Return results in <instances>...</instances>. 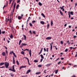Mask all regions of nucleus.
<instances>
[{"mask_svg": "<svg viewBox=\"0 0 77 77\" xmlns=\"http://www.w3.org/2000/svg\"><path fill=\"white\" fill-rule=\"evenodd\" d=\"M5 64V66L6 68H8L9 66V63L8 62H2L0 63V66H2V65H3L4 64Z\"/></svg>", "mask_w": 77, "mask_h": 77, "instance_id": "1", "label": "nucleus"}, {"mask_svg": "<svg viewBox=\"0 0 77 77\" xmlns=\"http://www.w3.org/2000/svg\"><path fill=\"white\" fill-rule=\"evenodd\" d=\"M14 66L15 65H13L12 66V68H10L9 69V70L13 71V72H15V68H14Z\"/></svg>", "mask_w": 77, "mask_h": 77, "instance_id": "2", "label": "nucleus"}, {"mask_svg": "<svg viewBox=\"0 0 77 77\" xmlns=\"http://www.w3.org/2000/svg\"><path fill=\"white\" fill-rule=\"evenodd\" d=\"M24 58H25V59H26L27 60L28 65H31V64L30 63V62H29V59H28V58H27V57H25Z\"/></svg>", "mask_w": 77, "mask_h": 77, "instance_id": "3", "label": "nucleus"}, {"mask_svg": "<svg viewBox=\"0 0 77 77\" xmlns=\"http://www.w3.org/2000/svg\"><path fill=\"white\" fill-rule=\"evenodd\" d=\"M26 68V66H21L20 67V68H19V69H20V70H21V68Z\"/></svg>", "mask_w": 77, "mask_h": 77, "instance_id": "4", "label": "nucleus"}, {"mask_svg": "<svg viewBox=\"0 0 77 77\" xmlns=\"http://www.w3.org/2000/svg\"><path fill=\"white\" fill-rule=\"evenodd\" d=\"M51 39V37H47L46 38V39L47 40H50Z\"/></svg>", "mask_w": 77, "mask_h": 77, "instance_id": "5", "label": "nucleus"}, {"mask_svg": "<svg viewBox=\"0 0 77 77\" xmlns=\"http://www.w3.org/2000/svg\"><path fill=\"white\" fill-rule=\"evenodd\" d=\"M15 3L14 5L13 9V13L12 14H14V9H15Z\"/></svg>", "mask_w": 77, "mask_h": 77, "instance_id": "6", "label": "nucleus"}, {"mask_svg": "<svg viewBox=\"0 0 77 77\" xmlns=\"http://www.w3.org/2000/svg\"><path fill=\"white\" fill-rule=\"evenodd\" d=\"M13 64H15V57H13Z\"/></svg>", "mask_w": 77, "mask_h": 77, "instance_id": "7", "label": "nucleus"}, {"mask_svg": "<svg viewBox=\"0 0 77 77\" xmlns=\"http://www.w3.org/2000/svg\"><path fill=\"white\" fill-rule=\"evenodd\" d=\"M59 12L60 14H61V15H63V13H62V12L60 10H59Z\"/></svg>", "mask_w": 77, "mask_h": 77, "instance_id": "8", "label": "nucleus"}, {"mask_svg": "<svg viewBox=\"0 0 77 77\" xmlns=\"http://www.w3.org/2000/svg\"><path fill=\"white\" fill-rule=\"evenodd\" d=\"M32 52V51H31V50H29V54L30 55V57H31L32 56V53H31Z\"/></svg>", "mask_w": 77, "mask_h": 77, "instance_id": "9", "label": "nucleus"}, {"mask_svg": "<svg viewBox=\"0 0 77 77\" xmlns=\"http://www.w3.org/2000/svg\"><path fill=\"white\" fill-rule=\"evenodd\" d=\"M2 56H5L6 55V53L5 52H3L2 53Z\"/></svg>", "mask_w": 77, "mask_h": 77, "instance_id": "10", "label": "nucleus"}, {"mask_svg": "<svg viewBox=\"0 0 77 77\" xmlns=\"http://www.w3.org/2000/svg\"><path fill=\"white\" fill-rule=\"evenodd\" d=\"M18 20H21V19H22V17L19 16L18 17Z\"/></svg>", "mask_w": 77, "mask_h": 77, "instance_id": "11", "label": "nucleus"}, {"mask_svg": "<svg viewBox=\"0 0 77 77\" xmlns=\"http://www.w3.org/2000/svg\"><path fill=\"white\" fill-rule=\"evenodd\" d=\"M31 71V70L30 69L28 70L26 72V74H29V73Z\"/></svg>", "mask_w": 77, "mask_h": 77, "instance_id": "12", "label": "nucleus"}, {"mask_svg": "<svg viewBox=\"0 0 77 77\" xmlns=\"http://www.w3.org/2000/svg\"><path fill=\"white\" fill-rule=\"evenodd\" d=\"M5 21H6V23H8V21H9V19H8V18L6 19Z\"/></svg>", "mask_w": 77, "mask_h": 77, "instance_id": "13", "label": "nucleus"}, {"mask_svg": "<svg viewBox=\"0 0 77 77\" xmlns=\"http://www.w3.org/2000/svg\"><path fill=\"white\" fill-rule=\"evenodd\" d=\"M23 43H22L21 44V45L20 46V48H23Z\"/></svg>", "mask_w": 77, "mask_h": 77, "instance_id": "14", "label": "nucleus"}, {"mask_svg": "<svg viewBox=\"0 0 77 77\" xmlns=\"http://www.w3.org/2000/svg\"><path fill=\"white\" fill-rule=\"evenodd\" d=\"M23 36L24 38V40H26V36L25 35H23Z\"/></svg>", "mask_w": 77, "mask_h": 77, "instance_id": "15", "label": "nucleus"}, {"mask_svg": "<svg viewBox=\"0 0 77 77\" xmlns=\"http://www.w3.org/2000/svg\"><path fill=\"white\" fill-rule=\"evenodd\" d=\"M40 23H41V24H43V25H44V24H45L44 22L43 21H41L40 22Z\"/></svg>", "mask_w": 77, "mask_h": 77, "instance_id": "16", "label": "nucleus"}, {"mask_svg": "<svg viewBox=\"0 0 77 77\" xmlns=\"http://www.w3.org/2000/svg\"><path fill=\"white\" fill-rule=\"evenodd\" d=\"M13 55L15 57H17V56H16V55L15 54V53H14V52L13 53Z\"/></svg>", "mask_w": 77, "mask_h": 77, "instance_id": "17", "label": "nucleus"}, {"mask_svg": "<svg viewBox=\"0 0 77 77\" xmlns=\"http://www.w3.org/2000/svg\"><path fill=\"white\" fill-rule=\"evenodd\" d=\"M51 45V48H50V50L51 51L52 50V45H51V43L50 44Z\"/></svg>", "mask_w": 77, "mask_h": 77, "instance_id": "18", "label": "nucleus"}, {"mask_svg": "<svg viewBox=\"0 0 77 77\" xmlns=\"http://www.w3.org/2000/svg\"><path fill=\"white\" fill-rule=\"evenodd\" d=\"M66 44H68L69 45L70 44V42H69V40H67V41L66 42Z\"/></svg>", "mask_w": 77, "mask_h": 77, "instance_id": "19", "label": "nucleus"}, {"mask_svg": "<svg viewBox=\"0 0 77 77\" xmlns=\"http://www.w3.org/2000/svg\"><path fill=\"white\" fill-rule=\"evenodd\" d=\"M51 26H53V22L52 20L51 21Z\"/></svg>", "mask_w": 77, "mask_h": 77, "instance_id": "20", "label": "nucleus"}, {"mask_svg": "<svg viewBox=\"0 0 77 77\" xmlns=\"http://www.w3.org/2000/svg\"><path fill=\"white\" fill-rule=\"evenodd\" d=\"M10 38L11 39H12L13 38V35H12V33H11V35H10Z\"/></svg>", "mask_w": 77, "mask_h": 77, "instance_id": "21", "label": "nucleus"}, {"mask_svg": "<svg viewBox=\"0 0 77 77\" xmlns=\"http://www.w3.org/2000/svg\"><path fill=\"white\" fill-rule=\"evenodd\" d=\"M40 56H41V58H42V59H44V56L42 54L40 55Z\"/></svg>", "mask_w": 77, "mask_h": 77, "instance_id": "22", "label": "nucleus"}, {"mask_svg": "<svg viewBox=\"0 0 77 77\" xmlns=\"http://www.w3.org/2000/svg\"><path fill=\"white\" fill-rule=\"evenodd\" d=\"M41 14L42 15V16H43V17H44V18H45V15H44V14L42 13Z\"/></svg>", "mask_w": 77, "mask_h": 77, "instance_id": "23", "label": "nucleus"}, {"mask_svg": "<svg viewBox=\"0 0 77 77\" xmlns=\"http://www.w3.org/2000/svg\"><path fill=\"white\" fill-rule=\"evenodd\" d=\"M70 14L72 15H74V13H73V11H71L70 12Z\"/></svg>", "mask_w": 77, "mask_h": 77, "instance_id": "24", "label": "nucleus"}, {"mask_svg": "<svg viewBox=\"0 0 77 77\" xmlns=\"http://www.w3.org/2000/svg\"><path fill=\"white\" fill-rule=\"evenodd\" d=\"M16 63H17V65H20V64L19 63V62H18V61L17 60H16Z\"/></svg>", "mask_w": 77, "mask_h": 77, "instance_id": "25", "label": "nucleus"}, {"mask_svg": "<svg viewBox=\"0 0 77 77\" xmlns=\"http://www.w3.org/2000/svg\"><path fill=\"white\" fill-rule=\"evenodd\" d=\"M38 5H39V6H42V4L40 2H39Z\"/></svg>", "mask_w": 77, "mask_h": 77, "instance_id": "26", "label": "nucleus"}, {"mask_svg": "<svg viewBox=\"0 0 77 77\" xmlns=\"http://www.w3.org/2000/svg\"><path fill=\"white\" fill-rule=\"evenodd\" d=\"M13 53H14V52L13 51H11L10 52L9 54H13Z\"/></svg>", "mask_w": 77, "mask_h": 77, "instance_id": "27", "label": "nucleus"}, {"mask_svg": "<svg viewBox=\"0 0 77 77\" xmlns=\"http://www.w3.org/2000/svg\"><path fill=\"white\" fill-rule=\"evenodd\" d=\"M18 7H19V4L17 5L16 6V9H18Z\"/></svg>", "mask_w": 77, "mask_h": 77, "instance_id": "28", "label": "nucleus"}, {"mask_svg": "<svg viewBox=\"0 0 77 77\" xmlns=\"http://www.w3.org/2000/svg\"><path fill=\"white\" fill-rule=\"evenodd\" d=\"M41 73V72H36V74H38H38H40Z\"/></svg>", "mask_w": 77, "mask_h": 77, "instance_id": "29", "label": "nucleus"}, {"mask_svg": "<svg viewBox=\"0 0 77 77\" xmlns=\"http://www.w3.org/2000/svg\"><path fill=\"white\" fill-rule=\"evenodd\" d=\"M21 53V54H23V55H24V52L23 51H22Z\"/></svg>", "mask_w": 77, "mask_h": 77, "instance_id": "30", "label": "nucleus"}, {"mask_svg": "<svg viewBox=\"0 0 77 77\" xmlns=\"http://www.w3.org/2000/svg\"><path fill=\"white\" fill-rule=\"evenodd\" d=\"M51 65V64H47L46 65V66H50Z\"/></svg>", "mask_w": 77, "mask_h": 77, "instance_id": "31", "label": "nucleus"}, {"mask_svg": "<svg viewBox=\"0 0 77 77\" xmlns=\"http://www.w3.org/2000/svg\"><path fill=\"white\" fill-rule=\"evenodd\" d=\"M35 23H36V21L35 20H33L32 21V24H34Z\"/></svg>", "mask_w": 77, "mask_h": 77, "instance_id": "32", "label": "nucleus"}, {"mask_svg": "<svg viewBox=\"0 0 77 77\" xmlns=\"http://www.w3.org/2000/svg\"><path fill=\"white\" fill-rule=\"evenodd\" d=\"M47 28L48 29H49V28H50V24H48V25Z\"/></svg>", "mask_w": 77, "mask_h": 77, "instance_id": "33", "label": "nucleus"}, {"mask_svg": "<svg viewBox=\"0 0 77 77\" xmlns=\"http://www.w3.org/2000/svg\"><path fill=\"white\" fill-rule=\"evenodd\" d=\"M34 62H38V60H34Z\"/></svg>", "mask_w": 77, "mask_h": 77, "instance_id": "34", "label": "nucleus"}, {"mask_svg": "<svg viewBox=\"0 0 77 77\" xmlns=\"http://www.w3.org/2000/svg\"><path fill=\"white\" fill-rule=\"evenodd\" d=\"M12 19H11V18H10L9 21V22L10 23H12V20H11Z\"/></svg>", "mask_w": 77, "mask_h": 77, "instance_id": "35", "label": "nucleus"}, {"mask_svg": "<svg viewBox=\"0 0 77 77\" xmlns=\"http://www.w3.org/2000/svg\"><path fill=\"white\" fill-rule=\"evenodd\" d=\"M10 75L12 77H14V76L13 74H12V73H11L10 74Z\"/></svg>", "mask_w": 77, "mask_h": 77, "instance_id": "36", "label": "nucleus"}, {"mask_svg": "<svg viewBox=\"0 0 77 77\" xmlns=\"http://www.w3.org/2000/svg\"><path fill=\"white\" fill-rule=\"evenodd\" d=\"M57 72H58V70H56L55 71V73L56 74H57Z\"/></svg>", "mask_w": 77, "mask_h": 77, "instance_id": "37", "label": "nucleus"}, {"mask_svg": "<svg viewBox=\"0 0 77 77\" xmlns=\"http://www.w3.org/2000/svg\"><path fill=\"white\" fill-rule=\"evenodd\" d=\"M42 65H38V67H39L40 68H41V67H42Z\"/></svg>", "mask_w": 77, "mask_h": 77, "instance_id": "38", "label": "nucleus"}, {"mask_svg": "<svg viewBox=\"0 0 77 77\" xmlns=\"http://www.w3.org/2000/svg\"><path fill=\"white\" fill-rule=\"evenodd\" d=\"M29 26H32H32H33V25H32V23H29Z\"/></svg>", "mask_w": 77, "mask_h": 77, "instance_id": "39", "label": "nucleus"}, {"mask_svg": "<svg viewBox=\"0 0 77 77\" xmlns=\"http://www.w3.org/2000/svg\"><path fill=\"white\" fill-rule=\"evenodd\" d=\"M54 47H55V48H56V50H57V47L56 46H54Z\"/></svg>", "mask_w": 77, "mask_h": 77, "instance_id": "40", "label": "nucleus"}, {"mask_svg": "<svg viewBox=\"0 0 77 77\" xmlns=\"http://www.w3.org/2000/svg\"><path fill=\"white\" fill-rule=\"evenodd\" d=\"M63 8H64V6H63L62 7H60V9H63Z\"/></svg>", "mask_w": 77, "mask_h": 77, "instance_id": "41", "label": "nucleus"}, {"mask_svg": "<svg viewBox=\"0 0 77 77\" xmlns=\"http://www.w3.org/2000/svg\"><path fill=\"white\" fill-rule=\"evenodd\" d=\"M33 33L34 34V35H36V31H33Z\"/></svg>", "mask_w": 77, "mask_h": 77, "instance_id": "42", "label": "nucleus"}, {"mask_svg": "<svg viewBox=\"0 0 77 77\" xmlns=\"http://www.w3.org/2000/svg\"><path fill=\"white\" fill-rule=\"evenodd\" d=\"M46 71H47V70L45 69V70L44 71V73H45V74H46L47 73V72H46Z\"/></svg>", "mask_w": 77, "mask_h": 77, "instance_id": "43", "label": "nucleus"}, {"mask_svg": "<svg viewBox=\"0 0 77 77\" xmlns=\"http://www.w3.org/2000/svg\"><path fill=\"white\" fill-rule=\"evenodd\" d=\"M42 60H43V59L41 58L40 60V62H42Z\"/></svg>", "mask_w": 77, "mask_h": 77, "instance_id": "44", "label": "nucleus"}, {"mask_svg": "<svg viewBox=\"0 0 77 77\" xmlns=\"http://www.w3.org/2000/svg\"><path fill=\"white\" fill-rule=\"evenodd\" d=\"M29 32L30 33L31 35L32 34V31H31V30L29 31Z\"/></svg>", "mask_w": 77, "mask_h": 77, "instance_id": "45", "label": "nucleus"}, {"mask_svg": "<svg viewBox=\"0 0 77 77\" xmlns=\"http://www.w3.org/2000/svg\"><path fill=\"white\" fill-rule=\"evenodd\" d=\"M60 44H61V45H62V44H63V41H61Z\"/></svg>", "mask_w": 77, "mask_h": 77, "instance_id": "46", "label": "nucleus"}, {"mask_svg": "<svg viewBox=\"0 0 77 77\" xmlns=\"http://www.w3.org/2000/svg\"><path fill=\"white\" fill-rule=\"evenodd\" d=\"M4 47H5V48L6 50H8V48H7V47L5 46H4Z\"/></svg>", "mask_w": 77, "mask_h": 77, "instance_id": "47", "label": "nucleus"}, {"mask_svg": "<svg viewBox=\"0 0 77 77\" xmlns=\"http://www.w3.org/2000/svg\"><path fill=\"white\" fill-rule=\"evenodd\" d=\"M61 63V61H60L58 63V65H60V64Z\"/></svg>", "mask_w": 77, "mask_h": 77, "instance_id": "48", "label": "nucleus"}, {"mask_svg": "<svg viewBox=\"0 0 77 77\" xmlns=\"http://www.w3.org/2000/svg\"><path fill=\"white\" fill-rule=\"evenodd\" d=\"M77 38V36L74 35V38H75H75Z\"/></svg>", "mask_w": 77, "mask_h": 77, "instance_id": "49", "label": "nucleus"}, {"mask_svg": "<svg viewBox=\"0 0 77 77\" xmlns=\"http://www.w3.org/2000/svg\"><path fill=\"white\" fill-rule=\"evenodd\" d=\"M2 34H4V33H5V31H2Z\"/></svg>", "mask_w": 77, "mask_h": 77, "instance_id": "50", "label": "nucleus"}, {"mask_svg": "<svg viewBox=\"0 0 77 77\" xmlns=\"http://www.w3.org/2000/svg\"><path fill=\"white\" fill-rule=\"evenodd\" d=\"M46 51L47 52H48V48H46Z\"/></svg>", "mask_w": 77, "mask_h": 77, "instance_id": "51", "label": "nucleus"}, {"mask_svg": "<svg viewBox=\"0 0 77 77\" xmlns=\"http://www.w3.org/2000/svg\"><path fill=\"white\" fill-rule=\"evenodd\" d=\"M65 52H67L68 51V49H66L65 50Z\"/></svg>", "mask_w": 77, "mask_h": 77, "instance_id": "52", "label": "nucleus"}, {"mask_svg": "<svg viewBox=\"0 0 77 77\" xmlns=\"http://www.w3.org/2000/svg\"><path fill=\"white\" fill-rule=\"evenodd\" d=\"M5 68V66H2V67H0V68Z\"/></svg>", "mask_w": 77, "mask_h": 77, "instance_id": "53", "label": "nucleus"}, {"mask_svg": "<svg viewBox=\"0 0 77 77\" xmlns=\"http://www.w3.org/2000/svg\"><path fill=\"white\" fill-rule=\"evenodd\" d=\"M24 51H26V50L27 51H29V49H26L24 50Z\"/></svg>", "mask_w": 77, "mask_h": 77, "instance_id": "54", "label": "nucleus"}, {"mask_svg": "<svg viewBox=\"0 0 77 77\" xmlns=\"http://www.w3.org/2000/svg\"><path fill=\"white\" fill-rule=\"evenodd\" d=\"M23 45H27V44H26L25 43H23Z\"/></svg>", "mask_w": 77, "mask_h": 77, "instance_id": "55", "label": "nucleus"}, {"mask_svg": "<svg viewBox=\"0 0 77 77\" xmlns=\"http://www.w3.org/2000/svg\"><path fill=\"white\" fill-rule=\"evenodd\" d=\"M42 52L40 51V52L39 53V55L40 54H41V53H42Z\"/></svg>", "mask_w": 77, "mask_h": 77, "instance_id": "56", "label": "nucleus"}, {"mask_svg": "<svg viewBox=\"0 0 77 77\" xmlns=\"http://www.w3.org/2000/svg\"><path fill=\"white\" fill-rule=\"evenodd\" d=\"M69 18H71V14H69Z\"/></svg>", "mask_w": 77, "mask_h": 77, "instance_id": "57", "label": "nucleus"}, {"mask_svg": "<svg viewBox=\"0 0 77 77\" xmlns=\"http://www.w3.org/2000/svg\"><path fill=\"white\" fill-rule=\"evenodd\" d=\"M21 42H22V41H21V40H20L19 41V42L20 43H21Z\"/></svg>", "mask_w": 77, "mask_h": 77, "instance_id": "58", "label": "nucleus"}, {"mask_svg": "<svg viewBox=\"0 0 77 77\" xmlns=\"http://www.w3.org/2000/svg\"><path fill=\"white\" fill-rule=\"evenodd\" d=\"M66 26H67V24H65V25H64V27H66Z\"/></svg>", "mask_w": 77, "mask_h": 77, "instance_id": "59", "label": "nucleus"}, {"mask_svg": "<svg viewBox=\"0 0 77 77\" xmlns=\"http://www.w3.org/2000/svg\"><path fill=\"white\" fill-rule=\"evenodd\" d=\"M42 50H43V48H41V51L42 52Z\"/></svg>", "mask_w": 77, "mask_h": 77, "instance_id": "60", "label": "nucleus"}, {"mask_svg": "<svg viewBox=\"0 0 77 77\" xmlns=\"http://www.w3.org/2000/svg\"><path fill=\"white\" fill-rule=\"evenodd\" d=\"M61 60H63V59H64V58L62 57L61 58Z\"/></svg>", "mask_w": 77, "mask_h": 77, "instance_id": "61", "label": "nucleus"}, {"mask_svg": "<svg viewBox=\"0 0 77 77\" xmlns=\"http://www.w3.org/2000/svg\"><path fill=\"white\" fill-rule=\"evenodd\" d=\"M44 50L45 51H46V49L45 48H44Z\"/></svg>", "mask_w": 77, "mask_h": 77, "instance_id": "62", "label": "nucleus"}, {"mask_svg": "<svg viewBox=\"0 0 77 77\" xmlns=\"http://www.w3.org/2000/svg\"><path fill=\"white\" fill-rule=\"evenodd\" d=\"M70 49H71V50L72 49V48H72V47H71L70 48Z\"/></svg>", "mask_w": 77, "mask_h": 77, "instance_id": "63", "label": "nucleus"}, {"mask_svg": "<svg viewBox=\"0 0 77 77\" xmlns=\"http://www.w3.org/2000/svg\"><path fill=\"white\" fill-rule=\"evenodd\" d=\"M74 67H75H75H77V65H74Z\"/></svg>", "mask_w": 77, "mask_h": 77, "instance_id": "64", "label": "nucleus"}]
</instances>
